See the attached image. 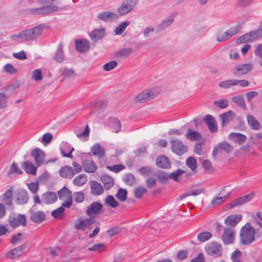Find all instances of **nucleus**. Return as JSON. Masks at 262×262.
Segmentation results:
<instances>
[{
	"label": "nucleus",
	"instance_id": "de8ad7c7",
	"mask_svg": "<svg viewBox=\"0 0 262 262\" xmlns=\"http://www.w3.org/2000/svg\"><path fill=\"white\" fill-rule=\"evenodd\" d=\"M216 146L220 151L224 150L227 153H229L232 150L231 146L226 142L220 143Z\"/></svg>",
	"mask_w": 262,
	"mask_h": 262
},
{
	"label": "nucleus",
	"instance_id": "13d9d810",
	"mask_svg": "<svg viewBox=\"0 0 262 262\" xmlns=\"http://www.w3.org/2000/svg\"><path fill=\"white\" fill-rule=\"evenodd\" d=\"M227 198V195H225L224 196H217L214 198L211 203V205L213 207H216L220 205L221 204L224 202L226 199Z\"/></svg>",
	"mask_w": 262,
	"mask_h": 262
},
{
	"label": "nucleus",
	"instance_id": "5701e85b",
	"mask_svg": "<svg viewBox=\"0 0 262 262\" xmlns=\"http://www.w3.org/2000/svg\"><path fill=\"white\" fill-rule=\"evenodd\" d=\"M219 117L221 119L222 126H225L235 118V114L232 111H229L220 115Z\"/></svg>",
	"mask_w": 262,
	"mask_h": 262
},
{
	"label": "nucleus",
	"instance_id": "5fc2aeb1",
	"mask_svg": "<svg viewBox=\"0 0 262 262\" xmlns=\"http://www.w3.org/2000/svg\"><path fill=\"white\" fill-rule=\"evenodd\" d=\"M129 24V22L127 21L120 23L115 30V34L117 35H120L122 34Z\"/></svg>",
	"mask_w": 262,
	"mask_h": 262
},
{
	"label": "nucleus",
	"instance_id": "ddd939ff",
	"mask_svg": "<svg viewBox=\"0 0 262 262\" xmlns=\"http://www.w3.org/2000/svg\"><path fill=\"white\" fill-rule=\"evenodd\" d=\"M154 98V93L149 90H145L138 95L135 98L136 103H144L149 101Z\"/></svg>",
	"mask_w": 262,
	"mask_h": 262
},
{
	"label": "nucleus",
	"instance_id": "6e6d98bb",
	"mask_svg": "<svg viewBox=\"0 0 262 262\" xmlns=\"http://www.w3.org/2000/svg\"><path fill=\"white\" fill-rule=\"evenodd\" d=\"M89 251H98L101 252L105 250V245L103 243H99L94 245L92 247L88 248Z\"/></svg>",
	"mask_w": 262,
	"mask_h": 262
},
{
	"label": "nucleus",
	"instance_id": "2f4dec72",
	"mask_svg": "<svg viewBox=\"0 0 262 262\" xmlns=\"http://www.w3.org/2000/svg\"><path fill=\"white\" fill-rule=\"evenodd\" d=\"M21 167L27 173L36 175L37 168L32 163L24 162L21 163Z\"/></svg>",
	"mask_w": 262,
	"mask_h": 262
},
{
	"label": "nucleus",
	"instance_id": "1a4fd4ad",
	"mask_svg": "<svg viewBox=\"0 0 262 262\" xmlns=\"http://www.w3.org/2000/svg\"><path fill=\"white\" fill-rule=\"evenodd\" d=\"M253 68L251 63L238 64L234 67L232 70V74L237 77H241L250 72Z\"/></svg>",
	"mask_w": 262,
	"mask_h": 262
},
{
	"label": "nucleus",
	"instance_id": "69168bd1",
	"mask_svg": "<svg viewBox=\"0 0 262 262\" xmlns=\"http://www.w3.org/2000/svg\"><path fill=\"white\" fill-rule=\"evenodd\" d=\"M64 206H60L57 208L56 209L53 210L51 212V215L55 218V219H59L61 215L63 213V212L65 210Z\"/></svg>",
	"mask_w": 262,
	"mask_h": 262
},
{
	"label": "nucleus",
	"instance_id": "8fccbe9b",
	"mask_svg": "<svg viewBox=\"0 0 262 262\" xmlns=\"http://www.w3.org/2000/svg\"><path fill=\"white\" fill-rule=\"evenodd\" d=\"M213 104L221 109H224L228 106V100L227 99L223 98L213 102Z\"/></svg>",
	"mask_w": 262,
	"mask_h": 262
},
{
	"label": "nucleus",
	"instance_id": "c85d7f7f",
	"mask_svg": "<svg viewBox=\"0 0 262 262\" xmlns=\"http://www.w3.org/2000/svg\"><path fill=\"white\" fill-rule=\"evenodd\" d=\"M60 176L62 178L71 179L74 176V169L71 166H65L59 171Z\"/></svg>",
	"mask_w": 262,
	"mask_h": 262
},
{
	"label": "nucleus",
	"instance_id": "774afa93",
	"mask_svg": "<svg viewBox=\"0 0 262 262\" xmlns=\"http://www.w3.org/2000/svg\"><path fill=\"white\" fill-rule=\"evenodd\" d=\"M157 177L162 183H165L170 178V174L169 175L165 172L160 171L157 174Z\"/></svg>",
	"mask_w": 262,
	"mask_h": 262
},
{
	"label": "nucleus",
	"instance_id": "7ed1b4c3",
	"mask_svg": "<svg viewBox=\"0 0 262 262\" xmlns=\"http://www.w3.org/2000/svg\"><path fill=\"white\" fill-rule=\"evenodd\" d=\"M103 206L99 201L92 202L86 208L85 214L90 217L96 219L103 211Z\"/></svg>",
	"mask_w": 262,
	"mask_h": 262
},
{
	"label": "nucleus",
	"instance_id": "20e7f679",
	"mask_svg": "<svg viewBox=\"0 0 262 262\" xmlns=\"http://www.w3.org/2000/svg\"><path fill=\"white\" fill-rule=\"evenodd\" d=\"M8 222L13 228H16L20 225L25 227L27 225L26 216L21 214L18 215L14 213L10 214Z\"/></svg>",
	"mask_w": 262,
	"mask_h": 262
},
{
	"label": "nucleus",
	"instance_id": "a878e982",
	"mask_svg": "<svg viewBox=\"0 0 262 262\" xmlns=\"http://www.w3.org/2000/svg\"><path fill=\"white\" fill-rule=\"evenodd\" d=\"M104 192L102 186L96 181H92L91 184V192L94 195H100Z\"/></svg>",
	"mask_w": 262,
	"mask_h": 262
},
{
	"label": "nucleus",
	"instance_id": "37998d69",
	"mask_svg": "<svg viewBox=\"0 0 262 262\" xmlns=\"http://www.w3.org/2000/svg\"><path fill=\"white\" fill-rule=\"evenodd\" d=\"M132 49L129 47L121 49L115 53V56L116 57L126 58L132 53Z\"/></svg>",
	"mask_w": 262,
	"mask_h": 262
},
{
	"label": "nucleus",
	"instance_id": "7c9ffc66",
	"mask_svg": "<svg viewBox=\"0 0 262 262\" xmlns=\"http://www.w3.org/2000/svg\"><path fill=\"white\" fill-rule=\"evenodd\" d=\"M104 32V28L95 29L90 34V37L93 41H97L103 37Z\"/></svg>",
	"mask_w": 262,
	"mask_h": 262
},
{
	"label": "nucleus",
	"instance_id": "4d7b16f0",
	"mask_svg": "<svg viewBox=\"0 0 262 262\" xmlns=\"http://www.w3.org/2000/svg\"><path fill=\"white\" fill-rule=\"evenodd\" d=\"M174 16H170L164 20L159 26L160 29H164L169 26L173 21Z\"/></svg>",
	"mask_w": 262,
	"mask_h": 262
},
{
	"label": "nucleus",
	"instance_id": "393cba45",
	"mask_svg": "<svg viewBox=\"0 0 262 262\" xmlns=\"http://www.w3.org/2000/svg\"><path fill=\"white\" fill-rule=\"evenodd\" d=\"M91 151L95 157L99 159L102 158L105 154L104 148L99 143L95 144L91 147Z\"/></svg>",
	"mask_w": 262,
	"mask_h": 262
},
{
	"label": "nucleus",
	"instance_id": "09e8293b",
	"mask_svg": "<svg viewBox=\"0 0 262 262\" xmlns=\"http://www.w3.org/2000/svg\"><path fill=\"white\" fill-rule=\"evenodd\" d=\"M124 182L128 185L133 186L136 182L134 176L132 173L126 174L123 177Z\"/></svg>",
	"mask_w": 262,
	"mask_h": 262
},
{
	"label": "nucleus",
	"instance_id": "f8f14e48",
	"mask_svg": "<svg viewBox=\"0 0 262 262\" xmlns=\"http://www.w3.org/2000/svg\"><path fill=\"white\" fill-rule=\"evenodd\" d=\"M254 196L253 193L243 195L234 199L230 203L227 205L228 209H230L237 206L241 205L251 200Z\"/></svg>",
	"mask_w": 262,
	"mask_h": 262
},
{
	"label": "nucleus",
	"instance_id": "b1692460",
	"mask_svg": "<svg viewBox=\"0 0 262 262\" xmlns=\"http://www.w3.org/2000/svg\"><path fill=\"white\" fill-rule=\"evenodd\" d=\"M57 200L55 192L48 191L42 195V201L47 204H51L55 202Z\"/></svg>",
	"mask_w": 262,
	"mask_h": 262
},
{
	"label": "nucleus",
	"instance_id": "aec40b11",
	"mask_svg": "<svg viewBox=\"0 0 262 262\" xmlns=\"http://www.w3.org/2000/svg\"><path fill=\"white\" fill-rule=\"evenodd\" d=\"M30 220L35 223H40L46 219V215L44 212L41 211L34 212L32 210H30Z\"/></svg>",
	"mask_w": 262,
	"mask_h": 262
},
{
	"label": "nucleus",
	"instance_id": "052dcab7",
	"mask_svg": "<svg viewBox=\"0 0 262 262\" xmlns=\"http://www.w3.org/2000/svg\"><path fill=\"white\" fill-rule=\"evenodd\" d=\"M147 192V189L142 187H138L134 190V195L136 198L141 199L143 194Z\"/></svg>",
	"mask_w": 262,
	"mask_h": 262
},
{
	"label": "nucleus",
	"instance_id": "f3484780",
	"mask_svg": "<svg viewBox=\"0 0 262 262\" xmlns=\"http://www.w3.org/2000/svg\"><path fill=\"white\" fill-rule=\"evenodd\" d=\"M203 120L207 125L209 131L212 133H216L218 130L217 126L214 118L210 115H206Z\"/></svg>",
	"mask_w": 262,
	"mask_h": 262
},
{
	"label": "nucleus",
	"instance_id": "bb28decb",
	"mask_svg": "<svg viewBox=\"0 0 262 262\" xmlns=\"http://www.w3.org/2000/svg\"><path fill=\"white\" fill-rule=\"evenodd\" d=\"M156 165L161 168H168L170 167V163L166 156L161 155L156 160Z\"/></svg>",
	"mask_w": 262,
	"mask_h": 262
},
{
	"label": "nucleus",
	"instance_id": "cd10ccee",
	"mask_svg": "<svg viewBox=\"0 0 262 262\" xmlns=\"http://www.w3.org/2000/svg\"><path fill=\"white\" fill-rule=\"evenodd\" d=\"M241 215H231L228 216L225 220V224L232 227H235L241 220Z\"/></svg>",
	"mask_w": 262,
	"mask_h": 262
},
{
	"label": "nucleus",
	"instance_id": "e433bc0d",
	"mask_svg": "<svg viewBox=\"0 0 262 262\" xmlns=\"http://www.w3.org/2000/svg\"><path fill=\"white\" fill-rule=\"evenodd\" d=\"M203 188L187 190L184 193L179 196L178 200H181L190 195L196 196L199 195L203 192Z\"/></svg>",
	"mask_w": 262,
	"mask_h": 262
},
{
	"label": "nucleus",
	"instance_id": "79ce46f5",
	"mask_svg": "<svg viewBox=\"0 0 262 262\" xmlns=\"http://www.w3.org/2000/svg\"><path fill=\"white\" fill-rule=\"evenodd\" d=\"M29 200L28 193L25 190H21L18 193L17 201L19 204H26Z\"/></svg>",
	"mask_w": 262,
	"mask_h": 262
},
{
	"label": "nucleus",
	"instance_id": "58836bf2",
	"mask_svg": "<svg viewBox=\"0 0 262 262\" xmlns=\"http://www.w3.org/2000/svg\"><path fill=\"white\" fill-rule=\"evenodd\" d=\"M231 100L232 102H233L241 108L244 109V110H247L245 101L242 95H239L234 96L231 98Z\"/></svg>",
	"mask_w": 262,
	"mask_h": 262
},
{
	"label": "nucleus",
	"instance_id": "412c9836",
	"mask_svg": "<svg viewBox=\"0 0 262 262\" xmlns=\"http://www.w3.org/2000/svg\"><path fill=\"white\" fill-rule=\"evenodd\" d=\"M170 178L174 180L176 182H179L181 181V179L182 177L184 178V181L189 179L190 174L185 173V171L179 169L171 173L170 174Z\"/></svg>",
	"mask_w": 262,
	"mask_h": 262
},
{
	"label": "nucleus",
	"instance_id": "c03bdc74",
	"mask_svg": "<svg viewBox=\"0 0 262 262\" xmlns=\"http://www.w3.org/2000/svg\"><path fill=\"white\" fill-rule=\"evenodd\" d=\"M212 235L208 231L200 233L197 235V239L200 243H204L210 239Z\"/></svg>",
	"mask_w": 262,
	"mask_h": 262
},
{
	"label": "nucleus",
	"instance_id": "603ef678",
	"mask_svg": "<svg viewBox=\"0 0 262 262\" xmlns=\"http://www.w3.org/2000/svg\"><path fill=\"white\" fill-rule=\"evenodd\" d=\"M235 86V79H230L221 82L219 86L223 89H229L230 87Z\"/></svg>",
	"mask_w": 262,
	"mask_h": 262
},
{
	"label": "nucleus",
	"instance_id": "9d476101",
	"mask_svg": "<svg viewBox=\"0 0 262 262\" xmlns=\"http://www.w3.org/2000/svg\"><path fill=\"white\" fill-rule=\"evenodd\" d=\"M136 5L134 0H125L118 8L117 12L119 15L122 16L130 12Z\"/></svg>",
	"mask_w": 262,
	"mask_h": 262
},
{
	"label": "nucleus",
	"instance_id": "338daca9",
	"mask_svg": "<svg viewBox=\"0 0 262 262\" xmlns=\"http://www.w3.org/2000/svg\"><path fill=\"white\" fill-rule=\"evenodd\" d=\"M106 168L111 171H112L115 173H118L122 170L125 169V167L124 165L117 164L113 166L107 165Z\"/></svg>",
	"mask_w": 262,
	"mask_h": 262
},
{
	"label": "nucleus",
	"instance_id": "72a5a7b5",
	"mask_svg": "<svg viewBox=\"0 0 262 262\" xmlns=\"http://www.w3.org/2000/svg\"><path fill=\"white\" fill-rule=\"evenodd\" d=\"M61 152L63 157L72 158V152L74 150L73 147H71L67 143H62L60 148Z\"/></svg>",
	"mask_w": 262,
	"mask_h": 262
},
{
	"label": "nucleus",
	"instance_id": "dca6fc26",
	"mask_svg": "<svg viewBox=\"0 0 262 262\" xmlns=\"http://www.w3.org/2000/svg\"><path fill=\"white\" fill-rule=\"evenodd\" d=\"M95 222L94 219L92 217H87L81 219L80 221L76 223L74 225L75 228L77 230H84L86 228H89Z\"/></svg>",
	"mask_w": 262,
	"mask_h": 262
},
{
	"label": "nucleus",
	"instance_id": "423d86ee",
	"mask_svg": "<svg viewBox=\"0 0 262 262\" xmlns=\"http://www.w3.org/2000/svg\"><path fill=\"white\" fill-rule=\"evenodd\" d=\"M57 193L60 200L67 199L62 203L61 205L66 208H70L73 202L72 191L64 186L58 191Z\"/></svg>",
	"mask_w": 262,
	"mask_h": 262
},
{
	"label": "nucleus",
	"instance_id": "f704fd0d",
	"mask_svg": "<svg viewBox=\"0 0 262 262\" xmlns=\"http://www.w3.org/2000/svg\"><path fill=\"white\" fill-rule=\"evenodd\" d=\"M101 180L104 185V188L106 190H109L114 184L113 178L108 175L104 174L102 176Z\"/></svg>",
	"mask_w": 262,
	"mask_h": 262
},
{
	"label": "nucleus",
	"instance_id": "bf43d9fd",
	"mask_svg": "<svg viewBox=\"0 0 262 262\" xmlns=\"http://www.w3.org/2000/svg\"><path fill=\"white\" fill-rule=\"evenodd\" d=\"M186 164L192 171H194L197 168L196 161L193 157H189L186 160Z\"/></svg>",
	"mask_w": 262,
	"mask_h": 262
},
{
	"label": "nucleus",
	"instance_id": "0eeeda50",
	"mask_svg": "<svg viewBox=\"0 0 262 262\" xmlns=\"http://www.w3.org/2000/svg\"><path fill=\"white\" fill-rule=\"evenodd\" d=\"M169 142L172 151L178 156L183 155L188 150V147L177 138L171 139Z\"/></svg>",
	"mask_w": 262,
	"mask_h": 262
},
{
	"label": "nucleus",
	"instance_id": "c756f323",
	"mask_svg": "<svg viewBox=\"0 0 262 262\" xmlns=\"http://www.w3.org/2000/svg\"><path fill=\"white\" fill-rule=\"evenodd\" d=\"M53 58L54 60L59 63L62 62L64 60L65 56L63 51V45L62 43L58 45L57 49Z\"/></svg>",
	"mask_w": 262,
	"mask_h": 262
},
{
	"label": "nucleus",
	"instance_id": "0e129e2a",
	"mask_svg": "<svg viewBox=\"0 0 262 262\" xmlns=\"http://www.w3.org/2000/svg\"><path fill=\"white\" fill-rule=\"evenodd\" d=\"M252 41L262 38V28L250 32Z\"/></svg>",
	"mask_w": 262,
	"mask_h": 262
},
{
	"label": "nucleus",
	"instance_id": "3c124183",
	"mask_svg": "<svg viewBox=\"0 0 262 262\" xmlns=\"http://www.w3.org/2000/svg\"><path fill=\"white\" fill-rule=\"evenodd\" d=\"M90 129L88 125H86L84 129L81 133H76V136L78 138L84 140L85 138L89 137L90 135Z\"/></svg>",
	"mask_w": 262,
	"mask_h": 262
},
{
	"label": "nucleus",
	"instance_id": "4be33fe9",
	"mask_svg": "<svg viewBox=\"0 0 262 262\" xmlns=\"http://www.w3.org/2000/svg\"><path fill=\"white\" fill-rule=\"evenodd\" d=\"M82 166L84 170L88 173H94L97 169L95 162L91 160H83Z\"/></svg>",
	"mask_w": 262,
	"mask_h": 262
},
{
	"label": "nucleus",
	"instance_id": "4c0bfd02",
	"mask_svg": "<svg viewBox=\"0 0 262 262\" xmlns=\"http://www.w3.org/2000/svg\"><path fill=\"white\" fill-rule=\"evenodd\" d=\"M229 137L234 139V141L239 144H243L247 140V137L241 133H232L230 134Z\"/></svg>",
	"mask_w": 262,
	"mask_h": 262
},
{
	"label": "nucleus",
	"instance_id": "864d4df0",
	"mask_svg": "<svg viewBox=\"0 0 262 262\" xmlns=\"http://www.w3.org/2000/svg\"><path fill=\"white\" fill-rule=\"evenodd\" d=\"M107 105V102L106 100H101L96 102L94 105V108L98 111H102Z\"/></svg>",
	"mask_w": 262,
	"mask_h": 262
},
{
	"label": "nucleus",
	"instance_id": "39448f33",
	"mask_svg": "<svg viewBox=\"0 0 262 262\" xmlns=\"http://www.w3.org/2000/svg\"><path fill=\"white\" fill-rule=\"evenodd\" d=\"M205 250L208 255L216 257L221 256L223 253L222 246L215 242L207 244L205 246Z\"/></svg>",
	"mask_w": 262,
	"mask_h": 262
},
{
	"label": "nucleus",
	"instance_id": "a211bd4d",
	"mask_svg": "<svg viewBox=\"0 0 262 262\" xmlns=\"http://www.w3.org/2000/svg\"><path fill=\"white\" fill-rule=\"evenodd\" d=\"M75 47L78 52L84 53L89 50L90 42L85 39H77L75 41Z\"/></svg>",
	"mask_w": 262,
	"mask_h": 262
},
{
	"label": "nucleus",
	"instance_id": "f257e3e1",
	"mask_svg": "<svg viewBox=\"0 0 262 262\" xmlns=\"http://www.w3.org/2000/svg\"><path fill=\"white\" fill-rule=\"evenodd\" d=\"M255 234V228L250 223H247L241 230V243L244 245H250L254 240Z\"/></svg>",
	"mask_w": 262,
	"mask_h": 262
},
{
	"label": "nucleus",
	"instance_id": "e2e57ef3",
	"mask_svg": "<svg viewBox=\"0 0 262 262\" xmlns=\"http://www.w3.org/2000/svg\"><path fill=\"white\" fill-rule=\"evenodd\" d=\"M242 253L238 249H236L231 254V259L233 262H243L241 259Z\"/></svg>",
	"mask_w": 262,
	"mask_h": 262
},
{
	"label": "nucleus",
	"instance_id": "ea45409f",
	"mask_svg": "<svg viewBox=\"0 0 262 262\" xmlns=\"http://www.w3.org/2000/svg\"><path fill=\"white\" fill-rule=\"evenodd\" d=\"M13 189L11 187L3 195V201L6 205H11L12 203Z\"/></svg>",
	"mask_w": 262,
	"mask_h": 262
},
{
	"label": "nucleus",
	"instance_id": "c9c22d12",
	"mask_svg": "<svg viewBox=\"0 0 262 262\" xmlns=\"http://www.w3.org/2000/svg\"><path fill=\"white\" fill-rule=\"evenodd\" d=\"M247 118L248 123L252 129L253 130H259L260 129V124L252 115H248Z\"/></svg>",
	"mask_w": 262,
	"mask_h": 262
},
{
	"label": "nucleus",
	"instance_id": "a19ab883",
	"mask_svg": "<svg viewBox=\"0 0 262 262\" xmlns=\"http://www.w3.org/2000/svg\"><path fill=\"white\" fill-rule=\"evenodd\" d=\"M87 182L86 176L84 174H80L77 176L73 181V184L77 186H81L85 184Z\"/></svg>",
	"mask_w": 262,
	"mask_h": 262
},
{
	"label": "nucleus",
	"instance_id": "a18cd8bd",
	"mask_svg": "<svg viewBox=\"0 0 262 262\" xmlns=\"http://www.w3.org/2000/svg\"><path fill=\"white\" fill-rule=\"evenodd\" d=\"M106 204L112 208H116L119 206V203L115 200L114 197L111 195H108L104 200Z\"/></svg>",
	"mask_w": 262,
	"mask_h": 262
},
{
	"label": "nucleus",
	"instance_id": "49530a36",
	"mask_svg": "<svg viewBox=\"0 0 262 262\" xmlns=\"http://www.w3.org/2000/svg\"><path fill=\"white\" fill-rule=\"evenodd\" d=\"M127 192L126 189L119 188L115 196L121 202H124L126 200Z\"/></svg>",
	"mask_w": 262,
	"mask_h": 262
},
{
	"label": "nucleus",
	"instance_id": "6e6552de",
	"mask_svg": "<svg viewBox=\"0 0 262 262\" xmlns=\"http://www.w3.org/2000/svg\"><path fill=\"white\" fill-rule=\"evenodd\" d=\"M25 40L33 41L37 39L42 34L43 28L41 25L30 29L25 30Z\"/></svg>",
	"mask_w": 262,
	"mask_h": 262
},
{
	"label": "nucleus",
	"instance_id": "4468645a",
	"mask_svg": "<svg viewBox=\"0 0 262 262\" xmlns=\"http://www.w3.org/2000/svg\"><path fill=\"white\" fill-rule=\"evenodd\" d=\"M234 230L229 227H226L224 229V233L222 236L223 243L225 245H229L234 243Z\"/></svg>",
	"mask_w": 262,
	"mask_h": 262
},
{
	"label": "nucleus",
	"instance_id": "680f3d73",
	"mask_svg": "<svg viewBox=\"0 0 262 262\" xmlns=\"http://www.w3.org/2000/svg\"><path fill=\"white\" fill-rule=\"evenodd\" d=\"M252 41L250 33H247L241 36L236 40L237 43H241L242 42H248Z\"/></svg>",
	"mask_w": 262,
	"mask_h": 262
},
{
	"label": "nucleus",
	"instance_id": "9b49d317",
	"mask_svg": "<svg viewBox=\"0 0 262 262\" xmlns=\"http://www.w3.org/2000/svg\"><path fill=\"white\" fill-rule=\"evenodd\" d=\"M28 249L27 244H24L19 247H17L13 250L8 251L6 254V256L10 259H15L18 258L26 252Z\"/></svg>",
	"mask_w": 262,
	"mask_h": 262
},
{
	"label": "nucleus",
	"instance_id": "6ab92c4d",
	"mask_svg": "<svg viewBox=\"0 0 262 262\" xmlns=\"http://www.w3.org/2000/svg\"><path fill=\"white\" fill-rule=\"evenodd\" d=\"M97 17L103 21H112L118 18V15L114 12L104 11L99 13Z\"/></svg>",
	"mask_w": 262,
	"mask_h": 262
},
{
	"label": "nucleus",
	"instance_id": "f03ea898",
	"mask_svg": "<svg viewBox=\"0 0 262 262\" xmlns=\"http://www.w3.org/2000/svg\"><path fill=\"white\" fill-rule=\"evenodd\" d=\"M68 5H65L59 7L55 5H48L40 8L32 9L30 10L31 13L34 14H47L58 11L67 10L69 9Z\"/></svg>",
	"mask_w": 262,
	"mask_h": 262
},
{
	"label": "nucleus",
	"instance_id": "473e14b6",
	"mask_svg": "<svg viewBox=\"0 0 262 262\" xmlns=\"http://www.w3.org/2000/svg\"><path fill=\"white\" fill-rule=\"evenodd\" d=\"M185 137L191 141H198L201 140L202 138V135L199 132L193 130L190 128L188 129Z\"/></svg>",
	"mask_w": 262,
	"mask_h": 262
},
{
	"label": "nucleus",
	"instance_id": "2eb2a0df",
	"mask_svg": "<svg viewBox=\"0 0 262 262\" xmlns=\"http://www.w3.org/2000/svg\"><path fill=\"white\" fill-rule=\"evenodd\" d=\"M31 155L34 158L35 164L38 166L44 163L45 154L40 148H36L32 150Z\"/></svg>",
	"mask_w": 262,
	"mask_h": 262
}]
</instances>
